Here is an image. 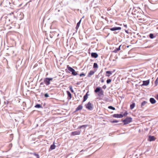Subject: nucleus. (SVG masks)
I'll use <instances>...</instances> for the list:
<instances>
[{"label": "nucleus", "instance_id": "nucleus-1", "mask_svg": "<svg viewBox=\"0 0 158 158\" xmlns=\"http://www.w3.org/2000/svg\"><path fill=\"white\" fill-rule=\"evenodd\" d=\"M67 69H66L65 71L66 72H68L67 70H69V72H71L73 76H76L77 74V72H76L75 70L72 68V67L68 65L67 66Z\"/></svg>", "mask_w": 158, "mask_h": 158}, {"label": "nucleus", "instance_id": "nucleus-2", "mask_svg": "<svg viewBox=\"0 0 158 158\" xmlns=\"http://www.w3.org/2000/svg\"><path fill=\"white\" fill-rule=\"evenodd\" d=\"M94 92L95 93H97L99 92L98 95L99 96H102L103 95V91L100 87L97 88L95 90Z\"/></svg>", "mask_w": 158, "mask_h": 158}, {"label": "nucleus", "instance_id": "nucleus-3", "mask_svg": "<svg viewBox=\"0 0 158 158\" xmlns=\"http://www.w3.org/2000/svg\"><path fill=\"white\" fill-rule=\"evenodd\" d=\"M132 121V118L130 117H127L125 119L123 120V122L124 123V125L128 124L131 123Z\"/></svg>", "mask_w": 158, "mask_h": 158}, {"label": "nucleus", "instance_id": "nucleus-4", "mask_svg": "<svg viewBox=\"0 0 158 158\" xmlns=\"http://www.w3.org/2000/svg\"><path fill=\"white\" fill-rule=\"evenodd\" d=\"M53 78H46L44 80V81L45 84L47 85H48L50 84V81L52 80Z\"/></svg>", "mask_w": 158, "mask_h": 158}, {"label": "nucleus", "instance_id": "nucleus-5", "mask_svg": "<svg viewBox=\"0 0 158 158\" xmlns=\"http://www.w3.org/2000/svg\"><path fill=\"white\" fill-rule=\"evenodd\" d=\"M86 107L88 109L91 110L93 109V105L90 102H89L87 104L85 105Z\"/></svg>", "mask_w": 158, "mask_h": 158}, {"label": "nucleus", "instance_id": "nucleus-6", "mask_svg": "<svg viewBox=\"0 0 158 158\" xmlns=\"http://www.w3.org/2000/svg\"><path fill=\"white\" fill-rule=\"evenodd\" d=\"M81 131H77L72 132L71 133V136H74L75 135H79L81 133Z\"/></svg>", "mask_w": 158, "mask_h": 158}, {"label": "nucleus", "instance_id": "nucleus-7", "mask_svg": "<svg viewBox=\"0 0 158 158\" xmlns=\"http://www.w3.org/2000/svg\"><path fill=\"white\" fill-rule=\"evenodd\" d=\"M113 117L116 118H122L123 115L121 114H114L113 115Z\"/></svg>", "mask_w": 158, "mask_h": 158}, {"label": "nucleus", "instance_id": "nucleus-8", "mask_svg": "<svg viewBox=\"0 0 158 158\" xmlns=\"http://www.w3.org/2000/svg\"><path fill=\"white\" fill-rule=\"evenodd\" d=\"M156 138L153 136L150 135L148 137V140L150 142L155 141Z\"/></svg>", "mask_w": 158, "mask_h": 158}, {"label": "nucleus", "instance_id": "nucleus-9", "mask_svg": "<svg viewBox=\"0 0 158 158\" xmlns=\"http://www.w3.org/2000/svg\"><path fill=\"white\" fill-rule=\"evenodd\" d=\"M89 92L88 91L86 94L84 96L83 98V102H84L88 98V96L89 95L88 94Z\"/></svg>", "mask_w": 158, "mask_h": 158}, {"label": "nucleus", "instance_id": "nucleus-10", "mask_svg": "<svg viewBox=\"0 0 158 158\" xmlns=\"http://www.w3.org/2000/svg\"><path fill=\"white\" fill-rule=\"evenodd\" d=\"M94 71L92 70H91L89 72V73L88 74L87 77H91V76L94 74Z\"/></svg>", "mask_w": 158, "mask_h": 158}, {"label": "nucleus", "instance_id": "nucleus-11", "mask_svg": "<svg viewBox=\"0 0 158 158\" xmlns=\"http://www.w3.org/2000/svg\"><path fill=\"white\" fill-rule=\"evenodd\" d=\"M110 29L112 31H114L117 30H121V28L120 27H114L113 28H111Z\"/></svg>", "mask_w": 158, "mask_h": 158}, {"label": "nucleus", "instance_id": "nucleus-12", "mask_svg": "<svg viewBox=\"0 0 158 158\" xmlns=\"http://www.w3.org/2000/svg\"><path fill=\"white\" fill-rule=\"evenodd\" d=\"M67 93L68 97V100H70L72 97V95L71 93L68 91H66Z\"/></svg>", "mask_w": 158, "mask_h": 158}, {"label": "nucleus", "instance_id": "nucleus-13", "mask_svg": "<svg viewBox=\"0 0 158 158\" xmlns=\"http://www.w3.org/2000/svg\"><path fill=\"white\" fill-rule=\"evenodd\" d=\"M91 56L92 57L95 58H97L98 56V54L95 52L92 53L91 54Z\"/></svg>", "mask_w": 158, "mask_h": 158}, {"label": "nucleus", "instance_id": "nucleus-14", "mask_svg": "<svg viewBox=\"0 0 158 158\" xmlns=\"http://www.w3.org/2000/svg\"><path fill=\"white\" fill-rule=\"evenodd\" d=\"M83 106L81 105H79L77 107L76 109L75 112L77 111H78L82 109Z\"/></svg>", "mask_w": 158, "mask_h": 158}, {"label": "nucleus", "instance_id": "nucleus-15", "mask_svg": "<svg viewBox=\"0 0 158 158\" xmlns=\"http://www.w3.org/2000/svg\"><path fill=\"white\" fill-rule=\"evenodd\" d=\"M149 83V80L143 81V85H147Z\"/></svg>", "mask_w": 158, "mask_h": 158}, {"label": "nucleus", "instance_id": "nucleus-16", "mask_svg": "<svg viewBox=\"0 0 158 158\" xmlns=\"http://www.w3.org/2000/svg\"><path fill=\"white\" fill-rule=\"evenodd\" d=\"M150 101L152 104H154L156 102V100L153 98H151Z\"/></svg>", "mask_w": 158, "mask_h": 158}, {"label": "nucleus", "instance_id": "nucleus-17", "mask_svg": "<svg viewBox=\"0 0 158 158\" xmlns=\"http://www.w3.org/2000/svg\"><path fill=\"white\" fill-rule=\"evenodd\" d=\"M106 74H106V76L107 77H109L112 74V73L110 71H107L106 72Z\"/></svg>", "mask_w": 158, "mask_h": 158}, {"label": "nucleus", "instance_id": "nucleus-18", "mask_svg": "<svg viewBox=\"0 0 158 158\" xmlns=\"http://www.w3.org/2000/svg\"><path fill=\"white\" fill-rule=\"evenodd\" d=\"M147 103V102L145 101H144L141 104V107L142 108H143V106H144Z\"/></svg>", "mask_w": 158, "mask_h": 158}, {"label": "nucleus", "instance_id": "nucleus-19", "mask_svg": "<svg viewBox=\"0 0 158 158\" xmlns=\"http://www.w3.org/2000/svg\"><path fill=\"white\" fill-rule=\"evenodd\" d=\"M55 148H56V146L55 145L54 143L52 145H51L50 148V149L51 150H53V149H55Z\"/></svg>", "mask_w": 158, "mask_h": 158}, {"label": "nucleus", "instance_id": "nucleus-20", "mask_svg": "<svg viewBox=\"0 0 158 158\" xmlns=\"http://www.w3.org/2000/svg\"><path fill=\"white\" fill-rule=\"evenodd\" d=\"M81 21V19L80 21L77 23V26L76 27V29H78L80 25Z\"/></svg>", "mask_w": 158, "mask_h": 158}, {"label": "nucleus", "instance_id": "nucleus-21", "mask_svg": "<svg viewBox=\"0 0 158 158\" xmlns=\"http://www.w3.org/2000/svg\"><path fill=\"white\" fill-rule=\"evenodd\" d=\"M135 104L134 103L130 105V108L131 109H132L135 107Z\"/></svg>", "mask_w": 158, "mask_h": 158}, {"label": "nucleus", "instance_id": "nucleus-22", "mask_svg": "<svg viewBox=\"0 0 158 158\" xmlns=\"http://www.w3.org/2000/svg\"><path fill=\"white\" fill-rule=\"evenodd\" d=\"M93 68H98V64H97V63H94V65H93Z\"/></svg>", "mask_w": 158, "mask_h": 158}, {"label": "nucleus", "instance_id": "nucleus-23", "mask_svg": "<svg viewBox=\"0 0 158 158\" xmlns=\"http://www.w3.org/2000/svg\"><path fill=\"white\" fill-rule=\"evenodd\" d=\"M35 108H40L41 107V106L40 104H37L35 106Z\"/></svg>", "mask_w": 158, "mask_h": 158}, {"label": "nucleus", "instance_id": "nucleus-24", "mask_svg": "<svg viewBox=\"0 0 158 158\" xmlns=\"http://www.w3.org/2000/svg\"><path fill=\"white\" fill-rule=\"evenodd\" d=\"M108 108L110 109L113 110H115V108L114 107H113V106H109L108 107Z\"/></svg>", "mask_w": 158, "mask_h": 158}, {"label": "nucleus", "instance_id": "nucleus-25", "mask_svg": "<svg viewBox=\"0 0 158 158\" xmlns=\"http://www.w3.org/2000/svg\"><path fill=\"white\" fill-rule=\"evenodd\" d=\"M121 46V45L119 46L118 48H117L116 49H115L114 50V51L116 52L117 51H119L120 49V47Z\"/></svg>", "mask_w": 158, "mask_h": 158}, {"label": "nucleus", "instance_id": "nucleus-26", "mask_svg": "<svg viewBox=\"0 0 158 158\" xmlns=\"http://www.w3.org/2000/svg\"><path fill=\"white\" fill-rule=\"evenodd\" d=\"M149 37L151 39H153L154 38V35L152 34H150L149 35Z\"/></svg>", "mask_w": 158, "mask_h": 158}, {"label": "nucleus", "instance_id": "nucleus-27", "mask_svg": "<svg viewBox=\"0 0 158 158\" xmlns=\"http://www.w3.org/2000/svg\"><path fill=\"white\" fill-rule=\"evenodd\" d=\"M69 88L71 92L72 93H73L74 92V91L73 89L72 86H69Z\"/></svg>", "mask_w": 158, "mask_h": 158}, {"label": "nucleus", "instance_id": "nucleus-28", "mask_svg": "<svg viewBox=\"0 0 158 158\" xmlns=\"http://www.w3.org/2000/svg\"><path fill=\"white\" fill-rule=\"evenodd\" d=\"M110 122L112 123H116L118 122V121L117 120H115L111 121Z\"/></svg>", "mask_w": 158, "mask_h": 158}, {"label": "nucleus", "instance_id": "nucleus-29", "mask_svg": "<svg viewBox=\"0 0 158 158\" xmlns=\"http://www.w3.org/2000/svg\"><path fill=\"white\" fill-rule=\"evenodd\" d=\"M111 82V80L110 79H107L106 81V82L107 84L110 83Z\"/></svg>", "mask_w": 158, "mask_h": 158}, {"label": "nucleus", "instance_id": "nucleus-30", "mask_svg": "<svg viewBox=\"0 0 158 158\" xmlns=\"http://www.w3.org/2000/svg\"><path fill=\"white\" fill-rule=\"evenodd\" d=\"M33 155L35 156L37 158H39V155L38 154H36V153H34Z\"/></svg>", "mask_w": 158, "mask_h": 158}, {"label": "nucleus", "instance_id": "nucleus-31", "mask_svg": "<svg viewBox=\"0 0 158 158\" xmlns=\"http://www.w3.org/2000/svg\"><path fill=\"white\" fill-rule=\"evenodd\" d=\"M87 126V125H82L81 126H80V127H79L78 128H80V129H81V128L82 127H86Z\"/></svg>", "mask_w": 158, "mask_h": 158}, {"label": "nucleus", "instance_id": "nucleus-32", "mask_svg": "<svg viewBox=\"0 0 158 158\" xmlns=\"http://www.w3.org/2000/svg\"><path fill=\"white\" fill-rule=\"evenodd\" d=\"M128 114V113L127 112H125L123 114V116H127V114Z\"/></svg>", "mask_w": 158, "mask_h": 158}, {"label": "nucleus", "instance_id": "nucleus-33", "mask_svg": "<svg viewBox=\"0 0 158 158\" xmlns=\"http://www.w3.org/2000/svg\"><path fill=\"white\" fill-rule=\"evenodd\" d=\"M152 46L151 45H149V46H146V47H145V48H152Z\"/></svg>", "mask_w": 158, "mask_h": 158}, {"label": "nucleus", "instance_id": "nucleus-34", "mask_svg": "<svg viewBox=\"0 0 158 158\" xmlns=\"http://www.w3.org/2000/svg\"><path fill=\"white\" fill-rule=\"evenodd\" d=\"M80 77H81L82 76H85V74L84 73H81L80 74Z\"/></svg>", "mask_w": 158, "mask_h": 158}, {"label": "nucleus", "instance_id": "nucleus-35", "mask_svg": "<svg viewBox=\"0 0 158 158\" xmlns=\"http://www.w3.org/2000/svg\"><path fill=\"white\" fill-rule=\"evenodd\" d=\"M158 78H157L156 80L155 81V84L156 85H157L158 83V81H157Z\"/></svg>", "mask_w": 158, "mask_h": 158}, {"label": "nucleus", "instance_id": "nucleus-36", "mask_svg": "<svg viewBox=\"0 0 158 158\" xmlns=\"http://www.w3.org/2000/svg\"><path fill=\"white\" fill-rule=\"evenodd\" d=\"M44 96L46 97H49V95L48 94L46 93L44 94Z\"/></svg>", "mask_w": 158, "mask_h": 158}, {"label": "nucleus", "instance_id": "nucleus-37", "mask_svg": "<svg viewBox=\"0 0 158 158\" xmlns=\"http://www.w3.org/2000/svg\"><path fill=\"white\" fill-rule=\"evenodd\" d=\"M123 26L126 28H127V24H123Z\"/></svg>", "mask_w": 158, "mask_h": 158}, {"label": "nucleus", "instance_id": "nucleus-38", "mask_svg": "<svg viewBox=\"0 0 158 158\" xmlns=\"http://www.w3.org/2000/svg\"><path fill=\"white\" fill-rule=\"evenodd\" d=\"M106 88V86L105 85H104L103 86V88L104 89H105Z\"/></svg>", "mask_w": 158, "mask_h": 158}, {"label": "nucleus", "instance_id": "nucleus-39", "mask_svg": "<svg viewBox=\"0 0 158 158\" xmlns=\"http://www.w3.org/2000/svg\"><path fill=\"white\" fill-rule=\"evenodd\" d=\"M125 31L127 33H128L129 32L128 31H127V30H125Z\"/></svg>", "mask_w": 158, "mask_h": 158}, {"label": "nucleus", "instance_id": "nucleus-40", "mask_svg": "<svg viewBox=\"0 0 158 158\" xmlns=\"http://www.w3.org/2000/svg\"><path fill=\"white\" fill-rule=\"evenodd\" d=\"M156 98L157 100H158V94L156 96Z\"/></svg>", "mask_w": 158, "mask_h": 158}, {"label": "nucleus", "instance_id": "nucleus-41", "mask_svg": "<svg viewBox=\"0 0 158 158\" xmlns=\"http://www.w3.org/2000/svg\"><path fill=\"white\" fill-rule=\"evenodd\" d=\"M101 82H104V80H102L101 81Z\"/></svg>", "mask_w": 158, "mask_h": 158}, {"label": "nucleus", "instance_id": "nucleus-42", "mask_svg": "<svg viewBox=\"0 0 158 158\" xmlns=\"http://www.w3.org/2000/svg\"><path fill=\"white\" fill-rule=\"evenodd\" d=\"M140 15H142V14H141V13H140L139 14Z\"/></svg>", "mask_w": 158, "mask_h": 158}]
</instances>
